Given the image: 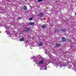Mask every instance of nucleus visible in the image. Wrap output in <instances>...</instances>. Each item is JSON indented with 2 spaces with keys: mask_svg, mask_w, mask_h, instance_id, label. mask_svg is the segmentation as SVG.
Masks as SVG:
<instances>
[{
  "mask_svg": "<svg viewBox=\"0 0 76 76\" xmlns=\"http://www.w3.org/2000/svg\"><path fill=\"white\" fill-rule=\"evenodd\" d=\"M43 61L41 60L40 61H39V64H43Z\"/></svg>",
  "mask_w": 76,
  "mask_h": 76,
  "instance_id": "obj_4",
  "label": "nucleus"
},
{
  "mask_svg": "<svg viewBox=\"0 0 76 76\" xmlns=\"http://www.w3.org/2000/svg\"><path fill=\"white\" fill-rule=\"evenodd\" d=\"M56 47H60V44L57 43L56 44Z\"/></svg>",
  "mask_w": 76,
  "mask_h": 76,
  "instance_id": "obj_6",
  "label": "nucleus"
},
{
  "mask_svg": "<svg viewBox=\"0 0 76 76\" xmlns=\"http://www.w3.org/2000/svg\"><path fill=\"white\" fill-rule=\"evenodd\" d=\"M24 40H25L24 39H23V38H20V41H24Z\"/></svg>",
  "mask_w": 76,
  "mask_h": 76,
  "instance_id": "obj_8",
  "label": "nucleus"
},
{
  "mask_svg": "<svg viewBox=\"0 0 76 76\" xmlns=\"http://www.w3.org/2000/svg\"><path fill=\"white\" fill-rule=\"evenodd\" d=\"M23 9H24V10H27V7H26V6H25L24 7Z\"/></svg>",
  "mask_w": 76,
  "mask_h": 76,
  "instance_id": "obj_7",
  "label": "nucleus"
},
{
  "mask_svg": "<svg viewBox=\"0 0 76 76\" xmlns=\"http://www.w3.org/2000/svg\"><path fill=\"white\" fill-rule=\"evenodd\" d=\"M39 46H42V43L40 42V43H39Z\"/></svg>",
  "mask_w": 76,
  "mask_h": 76,
  "instance_id": "obj_10",
  "label": "nucleus"
},
{
  "mask_svg": "<svg viewBox=\"0 0 76 76\" xmlns=\"http://www.w3.org/2000/svg\"><path fill=\"white\" fill-rule=\"evenodd\" d=\"M32 19H33V18H29V20H32Z\"/></svg>",
  "mask_w": 76,
  "mask_h": 76,
  "instance_id": "obj_13",
  "label": "nucleus"
},
{
  "mask_svg": "<svg viewBox=\"0 0 76 76\" xmlns=\"http://www.w3.org/2000/svg\"><path fill=\"white\" fill-rule=\"evenodd\" d=\"M18 19L19 20L21 19L22 18H21V17H19V18H18Z\"/></svg>",
  "mask_w": 76,
  "mask_h": 76,
  "instance_id": "obj_16",
  "label": "nucleus"
},
{
  "mask_svg": "<svg viewBox=\"0 0 76 76\" xmlns=\"http://www.w3.org/2000/svg\"><path fill=\"white\" fill-rule=\"evenodd\" d=\"M45 70H47V67H45Z\"/></svg>",
  "mask_w": 76,
  "mask_h": 76,
  "instance_id": "obj_17",
  "label": "nucleus"
},
{
  "mask_svg": "<svg viewBox=\"0 0 76 76\" xmlns=\"http://www.w3.org/2000/svg\"><path fill=\"white\" fill-rule=\"evenodd\" d=\"M28 25H31V23H28Z\"/></svg>",
  "mask_w": 76,
  "mask_h": 76,
  "instance_id": "obj_18",
  "label": "nucleus"
},
{
  "mask_svg": "<svg viewBox=\"0 0 76 76\" xmlns=\"http://www.w3.org/2000/svg\"><path fill=\"white\" fill-rule=\"evenodd\" d=\"M75 16H76V13H75Z\"/></svg>",
  "mask_w": 76,
  "mask_h": 76,
  "instance_id": "obj_19",
  "label": "nucleus"
},
{
  "mask_svg": "<svg viewBox=\"0 0 76 76\" xmlns=\"http://www.w3.org/2000/svg\"><path fill=\"white\" fill-rule=\"evenodd\" d=\"M42 28H46V25L45 24L42 25Z\"/></svg>",
  "mask_w": 76,
  "mask_h": 76,
  "instance_id": "obj_5",
  "label": "nucleus"
},
{
  "mask_svg": "<svg viewBox=\"0 0 76 76\" xmlns=\"http://www.w3.org/2000/svg\"><path fill=\"white\" fill-rule=\"evenodd\" d=\"M43 15L44 14H43V13L42 12H41L38 14L39 16V17H40V18L42 17V16H43Z\"/></svg>",
  "mask_w": 76,
  "mask_h": 76,
  "instance_id": "obj_1",
  "label": "nucleus"
},
{
  "mask_svg": "<svg viewBox=\"0 0 76 76\" xmlns=\"http://www.w3.org/2000/svg\"><path fill=\"white\" fill-rule=\"evenodd\" d=\"M27 32H29L31 31V28L27 27L26 28Z\"/></svg>",
  "mask_w": 76,
  "mask_h": 76,
  "instance_id": "obj_3",
  "label": "nucleus"
},
{
  "mask_svg": "<svg viewBox=\"0 0 76 76\" xmlns=\"http://www.w3.org/2000/svg\"><path fill=\"white\" fill-rule=\"evenodd\" d=\"M43 1V0H38V1L39 2H40V1Z\"/></svg>",
  "mask_w": 76,
  "mask_h": 76,
  "instance_id": "obj_15",
  "label": "nucleus"
},
{
  "mask_svg": "<svg viewBox=\"0 0 76 76\" xmlns=\"http://www.w3.org/2000/svg\"><path fill=\"white\" fill-rule=\"evenodd\" d=\"M66 31V29H63L62 30V32L63 33H64V32H65Z\"/></svg>",
  "mask_w": 76,
  "mask_h": 76,
  "instance_id": "obj_9",
  "label": "nucleus"
},
{
  "mask_svg": "<svg viewBox=\"0 0 76 76\" xmlns=\"http://www.w3.org/2000/svg\"><path fill=\"white\" fill-rule=\"evenodd\" d=\"M23 32H27L26 30H23Z\"/></svg>",
  "mask_w": 76,
  "mask_h": 76,
  "instance_id": "obj_14",
  "label": "nucleus"
},
{
  "mask_svg": "<svg viewBox=\"0 0 76 76\" xmlns=\"http://www.w3.org/2000/svg\"><path fill=\"white\" fill-rule=\"evenodd\" d=\"M61 39L63 42H66V39L64 37H62Z\"/></svg>",
  "mask_w": 76,
  "mask_h": 76,
  "instance_id": "obj_2",
  "label": "nucleus"
},
{
  "mask_svg": "<svg viewBox=\"0 0 76 76\" xmlns=\"http://www.w3.org/2000/svg\"><path fill=\"white\" fill-rule=\"evenodd\" d=\"M60 31V30H59L58 29H57V30H56L55 32H59Z\"/></svg>",
  "mask_w": 76,
  "mask_h": 76,
  "instance_id": "obj_12",
  "label": "nucleus"
},
{
  "mask_svg": "<svg viewBox=\"0 0 76 76\" xmlns=\"http://www.w3.org/2000/svg\"><path fill=\"white\" fill-rule=\"evenodd\" d=\"M30 25L32 26H33V25H34V23H33V22H31L30 23Z\"/></svg>",
  "mask_w": 76,
  "mask_h": 76,
  "instance_id": "obj_11",
  "label": "nucleus"
}]
</instances>
